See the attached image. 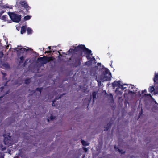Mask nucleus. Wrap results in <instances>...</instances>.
<instances>
[{
	"mask_svg": "<svg viewBox=\"0 0 158 158\" xmlns=\"http://www.w3.org/2000/svg\"><path fill=\"white\" fill-rule=\"evenodd\" d=\"M135 89V92L134 90V91H130L129 92V93L130 94H131V93H133L134 94H135V96H136L137 95H140L141 94H143L144 93V92H146V91L145 90H144L142 91L141 92H141L140 91H139L138 92H137V89H136L135 88H134Z\"/></svg>",
	"mask_w": 158,
	"mask_h": 158,
	"instance_id": "nucleus-8",
	"label": "nucleus"
},
{
	"mask_svg": "<svg viewBox=\"0 0 158 158\" xmlns=\"http://www.w3.org/2000/svg\"><path fill=\"white\" fill-rule=\"evenodd\" d=\"M8 14L11 19V21L12 20L14 22H18L20 20L21 17L20 15L9 12H8Z\"/></svg>",
	"mask_w": 158,
	"mask_h": 158,
	"instance_id": "nucleus-3",
	"label": "nucleus"
},
{
	"mask_svg": "<svg viewBox=\"0 0 158 158\" xmlns=\"http://www.w3.org/2000/svg\"><path fill=\"white\" fill-rule=\"evenodd\" d=\"M1 2H0V7H1Z\"/></svg>",
	"mask_w": 158,
	"mask_h": 158,
	"instance_id": "nucleus-34",
	"label": "nucleus"
},
{
	"mask_svg": "<svg viewBox=\"0 0 158 158\" xmlns=\"http://www.w3.org/2000/svg\"><path fill=\"white\" fill-rule=\"evenodd\" d=\"M50 119L51 120H53L54 118V117L52 116H51L49 118V117H48V121H49V119Z\"/></svg>",
	"mask_w": 158,
	"mask_h": 158,
	"instance_id": "nucleus-22",
	"label": "nucleus"
},
{
	"mask_svg": "<svg viewBox=\"0 0 158 158\" xmlns=\"http://www.w3.org/2000/svg\"><path fill=\"white\" fill-rule=\"evenodd\" d=\"M154 81L155 83H158V73H155Z\"/></svg>",
	"mask_w": 158,
	"mask_h": 158,
	"instance_id": "nucleus-10",
	"label": "nucleus"
},
{
	"mask_svg": "<svg viewBox=\"0 0 158 158\" xmlns=\"http://www.w3.org/2000/svg\"><path fill=\"white\" fill-rule=\"evenodd\" d=\"M118 150L119 152L120 153H121V154H122V153H124V152L123 151H122V150H120L119 149Z\"/></svg>",
	"mask_w": 158,
	"mask_h": 158,
	"instance_id": "nucleus-23",
	"label": "nucleus"
},
{
	"mask_svg": "<svg viewBox=\"0 0 158 158\" xmlns=\"http://www.w3.org/2000/svg\"><path fill=\"white\" fill-rule=\"evenodd\" d=\"M41 89H37L36 90V92H37L39 94H40L41 93Z\"/></svg>",
	"mask_w": 158,
	"mask_h": 158,
	"instance_id": "nucleus-20",
	"label": "nucleus"
},
{
	"mask_svg": "<svg viewBox=\"0 0 158 158\" xmlns=\"http://www.w3.org/2000/svg\"><path fill=\"white\" fill-rule=\"evenodd\" d=\"M51 52V51H46L45 52V53H50Z\"/></svg>",
	"mask_w": 158,
	"mask_h": 158,
	"instance_id": "nucleus-26",
	"label": "nucleus"
},
{
	"mask_svg": "<svg viewBox=\"0 0 158 158\" xmlns=\"http://www.w3.org/2000/svg\"><path fill=\"white\" fill-rule=\"evenodd\" d=\"M31 16L27 15V16H25L24 18V20H29V19H30L31 18Z\"/></svg>",
	"mask_w": 158,
	"mask_h": 158,
	"instance_id": "nucleus-16",
	"label": "nucleus"
},
{
	"mask_svg": "<svg viewBox=\"0 0 158 158\" xmlns=\"http://www.w3.org/2000/svg\"><path fill=\"white\" fill-rule=\"evenodd\" d=\"M26 28L25 26H23L22 27L20 31L21 34H23L25 32Z\"/></svg>",
	"mask_w": 158,
	"mask_h": 158,
	"instance_id": "nucleus-13",
	"label": "nucleus"
},
{
	"mask_svg": "<svg viewBox=\"0 0 158 158\" xmlns=\"http://www.w3.org/2000/svg\"><path fill=\"white\" fill-rule=\"evenodd\" d=\"M73 51V50L72 49H70V50H69V52H72V51Z\"/></svg>",
	"mask_w": 158,
	"mask_h": 158,
	"instance_id": "nucleus-29",
	"label": "nucleus"
},
{
	"mask_svg": "<svg viewBox=\"0 0 158 158\" xmlns=\"http://www.w3.org/2000/svg\"><path fill=\"white\" fill-rule=\"evenodd\" d=\"M96 93L95 92H93L92 93V95L93 97V98L94 99L95 98H96Z\"/></svg>",
	"mask_w": 158,
	"mask_h": 158,
	"instance_id": "nucleus-19",
	"label": "nucleus"
},
{
	"mask_svg": "<svg viewBox=\"0 0 158 158\" xmlns=\"http://www.w3.org/2000/svg\"><path fill=\"white\" fill-rule=\"evenodd\" d=\"M83 149L85 152H86L88 150V149L87 148H84Z\"/></svg>",
	"mask_w": 158,
	"mask_h": 158,
	"instance_id": "nucleus-24",
	"label": "nucleus"
},
{
	"mask_svg": "<svg viewBox=\"0 0 158 158\" xmlns=\"http://www.w3.org/2000/svg\"><path fill=\"white\" fill-rule=\"evenodd\" d=\"M4 11H2L0 12V19L4 21H7L8 23H10L11 20H9L7 19L8 16L7 15H2Z\"/></svg>",
	"mask_w": 158,
	"mask_h": 158,
	"instance_id": "nucleus-6",
	"label": "nucleus"
},
{
	"mask_svg": "<svg viewBox=\"0 0 158 158\" xmlns=\"http://www.w3.org/2000/svg\"><path fill=\"white\" fill-rule=\"evenodd\" d=\"M120 87L119 88L122 89H126L127 87V85L126 84H122V83H121V85H120Z\"/></svg>",
	"mask_w": 158,
	"mask_h": 158,
	"instance_id": "nucleus-11",
	"label": "nucleus"
},
{
	"mask_svg": "<svg viewBox=\"0 0 158 158\" xmlns=\"http://www.w3.org/2000/svg\"><path fill=\"white\" fill-rule=\"evenodd\" d=\"M81 142L82 145H83L88 146L89 145V143L84 140H82Z\"/></svg>",
	"mask_w": 158,
	"mask_h": 158,
	"instance_id": "nucleus-14",
	"label": "nucleus"
},
{
	"mask_svg": "<svg viewBox=\"0 0 158 158\" xmlns=\"http://www.w3.org/2000/svg\"><path fill=\"white\" fill-rule=\"evenodd\" d=\"M149 92L152 93V92L154 90V88L153 87H150L149 88Z\"/></svg>",
	"mask_w": 158,
	"mask_h": 158,
	"instance_id": "nucleus-18",
	"label": "nucleus"
},
{
	"mask_svg": "<svg viewBox=\"0 0 158 158\" xmlns=\"http://www.w3.org/2000/svg\"><path fill=\"white\" fill-rule=\"evenodd\" d=\"M27 33L28 34H31L32 32V30L31 28L29 27L27 28Z\"/></svg>",
	"mask_w": 158,
	"mask_h": 158,
	"instance_id": "nucleus-15",
	"label": "nucleus"
},
{
	"mask_svg": "<svg viewBox=\"0 0 158 158\" xmlns=\"http://www.w3.org/2000/svg\"><path fill=\"white\" fill-rule=\"evenodd\" d=\"M75 50L76 51L79 50L84 52L85 53L87 54V55L86 56V57L88 59L90 58V56H91L92 55V54H91V51L85 48L84 45H80L77 47H75Z\"/></svg>",
	"mask_w": 158,
	"mask_h": 158,
	"instance_id": "nucleus-2",
	"label": "nucleus"
},
{
	"mask_svg": "<svg viewBox=\"0 0 158 158\" xmlns=\"http://www.w3.org/2000/svg\"><path fill=\"white\" fill-rule=\"evenodd\" d=\"M10 140H8V139L5 138L4 140V142L5 144L7 145L8 146H9V145L8 144V143L10 142Z\"/></svg>",
	"mask_w": 158,
	"mask_h": 158,
	"instance_id": "nucleus-12",
	"label": "nucleus"
},
{
	"mask_svg": "<svg viewBox=\"0 0 158 158\" xmlns=\"http://www.w3.org/2000/svg\"><path fill=\"white\" fill-rule=\"evenodd\" d=\"M30 81V80L29 79H28L27 80H26V81H25V82L26 83H28V82L29 81Z\"/></svg>",
	"mask_w": 158,
	"mask_h": 158,
	"instance_id": "nucleus-25",
	"label": "nucleus"
},
{
	"mask_svg": "<svg viewBox=\"0 0 158 158\" xmlns=\"http://www.w3.org/2000/svg\"><path fill=\"white\" fill-rule=\"evenodd\" d=\"M111 73L107 69H104V73L100 77V80L102 81H109L111 77Z\"/></svg>",
	"mask_w": 158,
	"mask_h": 158,
	"instance_id": "nucleus-1",
	"label": "nucleus"
},
{
	"mask_svg": "<svg viewBox=\"0 0 158 158\" xmlns=\"http://www.w3.org/2000/svg\"><path fill=\"white\" fill-rule=\"evenodd\" d=\"M9 46V45H7V46L6 47V48H7V49L8 48Z\"/></svg>",
	"mask_w": 158,
	"mask_h": 158,
	"instance_id": "nucleus-33",
	"label": "nucleus"
},
{
	"mask_svg": "<svg viewBox=\"0 0 158 158\" xmlns=\"http://www.w3.org/2000/svg\"><path fill=\"white\" fill-rule=\"evenodd\" d=\"M23 56L20 57V59H21V60H23Z\"/></svg>",
	"mask_w": 158,
	"mask_h": 158,
	"instance_id": "nucleus-28",
	"label": "nucleus"
},
{
	"mask_svg": "<svg viewBox=\"0 0 158 158\" xmlns=\"http://www.w3.org/2000/svg\"><path fill=\"white\" fill-rule=\"evenodd\" d=\"M121 85V81H115L113 83H112V86L114 88H115V87H118L119 88L120 87V85Z\"/></svg>",
	"mask_w": 158,
	"mask_h": 158,
	"instance_id": "nucleus-9",
	"label": "nucleus"
},
{
	"mask_svg": "<svg viewBox=\"0 0 158 158\" xmlns=\"http://www.w3.org/2000/svg\"><path fill=\"white\" fill-rule=\"evenodd\" d=\"M147 95H149V96L151 98H152V97L151 96V95L150 94H147Z\"/></svg>",
	"mask_w": 158,
	"mask_h": 158,
	"instance_id": "nucleus-31",
	"label": "nucleus"
},
{
	"mask_svg": "<svg viewBox=\"0 0 158 158\" xmlns=\"http://www.w3.org/2000/svg\"><path fill=\"white\" fill-rule=\"evenodd\" d=\"M110 97L111 98H113V96H112V95L111 94H110V95H109Z\"/></svg>",
	"mask_w": 158,
	"mask_h": 158,
	"instance_id": "nucleus-27",
	"label": "nucleus"
},
{
	"mask_svg": "<svg viewBox=\"0 0 158 158\" xmlns=\"http://www.w3.org/2000/svg\"><path fill=\"white\" fill-rule=\"evenodd\" d=\"M2 52L0 53V57H2Z\"/></svg>",
	"mask_w": 158,
	"mask_h": 158,
	"instance_id": "nucleus-30",
	"label": "nucleus"
},
{
	"mask_svg": "<svg viewBox=\"0 0 158 158\" xmlns=\"http://www.w3.org/2000/svg\"><path fill=\"white\" fill-rule=\"evenodd\" d=\"M156 94V93H155V92H154V94Z\"/></svg>",
	"mask_w": 158,
	"mask_h": 158,
	"instance_id": "nucleus-35",
	"label": "nucleus"
},
{
	"mask_svg": "<svg viewBox=\"0 0 158 158\" xmlns=\"http://www.w3.org/2000/svg\"><path fill=\"white\" fill-rule=\"evenodd\" d=\"M14 50L16 51L18 53H23L26 52L28 49L23 48L21 46H18L17 48L14 49Z\"/></svg>",
	"mask_w": 158,
	"mask_h": 158,
	"instance_id": "nucleus-5",
	"label": "nucleus"
},
{
	"mask_svg": "<svg viewBox=\"0 0 158 158\" xmlns=\"http://www.w3.org/2000/svg\"><path fill=\"white\" fill-rule=\"evenodd\" d=\"M1 7H3L4 8H10V6H9V5H8V4H6L4 6H2L1 4ZM0 7H1L0 6Z\"/></svg>",
	"mask_w": 158,
	"mask_h": 158,
	"instance_id": "nucleus-17",
	"label": "nucleus"
},
{
	"mask_svg": "<svg viewBox=\"0 0 158 158\" xmlns=\"http://www.w3.org/2000/svg\"><path fill=\"white\" fill-rule=\"evenodd\" d=\"M42 61V63L44 64H45L46 63L51 60H53L54 58L53 57H45L44 58H40Z\"/></svg>",
	"mask_w": 158,
	"mask_h": 158,
	"instance_id": "nucleus-7",
	"label": "nucleus"
},
{
	"mask_svg": "<svg viewBox=\"0 0 158 158\" xmlns=\"http://www.w3.org/2000/svg\"><path fill=\"white\" fill-rule=\"evenodd\" d=\"M19 4H21L22 6L25 8L27 10H29L31 9V7L28 6L27 3L25 1L21 0H17L16 5L18 6Z\"/></svg>",
	"mask_w": 158,
	"mask_h": 158,
	"instance_id": "nucleus-4",
	"label": "nucleus"
},
{
	"mask_svg": "<svg viewBox=\"0 0 158 158\" xmlns=\"http://www.w3.org/2000/svg\"><path fill=\"white\" fill-rule=\"evenodd\" d=\"M99 78H97V81L98 82V84L99 85H101V81H100V80L98 79Z\"/></svg>",
	"mask_w": 158,
	"mask_h": 158,
	"instance_id": "nucleus-21",
	"label": "nucleus"
},
{
	"mask_svg": "<svg viewBox=\"0 0 158 158\" xmlns=\"http://www.w3.org/2000/svg\"><path fill=\"white\" fill-rule=\"evenodd\" d=\"M114 148H115V149H116V147H114Z\"/></svg>",
	"mask_w": 158,
	"mask_h": 158,
	"instance_id": "nucleus-36",
	"label": "nucleus"
},
{
	"mask_svg": "<svg viewBox=\"0 0 158 158\" xmlns=\"http://www.w3.org/2000/svg\"><path fill=\"white\" fill-rule=\"evenodd\" d=\"M48 48L49 50L51 49V46H49Z\"/></svg>",
	"mask_w": 158,
	"mask_h": 158,
	"instance_id": "nucleus-32",
	"label": "nucleus"
}]
</instances>
